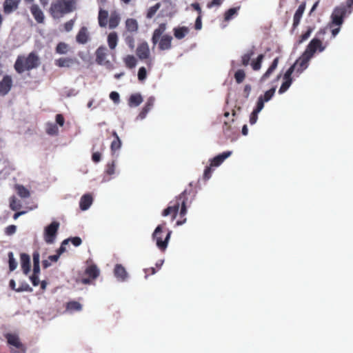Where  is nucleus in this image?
Listing matches in <instances>:
<instances>
[{"instance_id":"obj_1","label":"nucleus","mask_w":353,"mask_h":353,"mask_svg":"<svg viewBox=\"0 0 353 353\" xmlns=\"http://www.w3.org/2000/svg\"><path fill=\"white\" fill-rule=\"evenodd\" d=\"M188 192L187 190H184L181 192L179 196L176 197V201L172 205H169L167 208H165L163 212L162 215L163 216H166L168 215H172V219H175L177 213L179 212V208H181L179 212V216L181 219V220H178L176 221L177 225H181L185 223L186 218L185 216L187 214V203H188Z\"/></svg>"},{"instance_id":"obj_2","label":"nucleus","mask_w":353,"mask_h":353,"mask_svg":"<svg viewBox=\"0 0 353 353\" xmlns=\"http://www.w3.org/2000/svg\"><path fill=\"white\" fill-rule=\"evenodd\" d=\"M41 64L40 58L36 52H31L27 57L19 55L14 64L15 71L21 74L38 68Z\"/></svg>"},{"instance_id":"obj_3","label":"nucleus","mask_w":353,"mask_h":353,"mask_svg":"<svg viewBox=\"0 0 353 353\" xmlns=\"http://www.w3.org/2000/svg\"><path fill=\"white\" fill-rule=\"evenodd\" d=\"M77 0H55L50 6L49 12L53 19H60L76 10Z\"/></svg>"},{"instance_id":"obj_4","label":"nucleus","mask_w":353,"mask_h":353,"mask_svg":"<svg viewBox=\"0 0 353 353\" xmlns=\"http://www.w3.org/2000/svg\"><path fill=\"white\" fill-rule=\"evenodd\" d=\"M325 34V29H320L315 37L310 41L305 52L312 57L317 51L319 52L324 51L328 46L327 41L324 42Z\"/></svg>"},{"instance_id":"obj_5","label":"nucleus","mask_w":353,"mask_h":353,"mask_svg":"<svg viewBox=\"0 0 353 353\" xmlns=\"http://www.w3.org/2000/svg\"><path fill=\"white\" fill-rule=\"evenodd\" d=\"M171 234L172 231L166 228L165 223L155 228L152 239L156 241V245L161 251L164 252L167 249Z\"/></svg>"},{"instance_id":"obj_6","label":"nucleus","mask_w":353,"mask_h":353,"mask_svg":"<svg viewBox=\"0 0 353 353\" xmlns=\"http://www.w3.org/2000/svg\"><path fill=\"white\" fill-rule=\"evenodd\" d=\"M352 6L353 0H347L345 5L342 4L336 7L331 15L332 26H341L347 14L351 13Z\"/></svg>"},{"instance_id":"obj_7","label":"nucleus","mask_w":353,"mask_h":353,"mask_svg":"<svg viewBox=\"0 0 353 353\" xmlns=\"http://www.w3.org/2000/svg\"><path fill=\"white\" fill-rule=\"evenodd\" d=\"M59 223L52 221L50 225L44 229L43 239L46 243L52 244L57 238L58 230L59 228Z\"/></svg>"},{"instance_id":"obj_8","label":"nucleus","mask_w":353,"mask_h":353,"mask_svg":"<svg viewBox=\"0 0 353 353\" xmlns=\"http://www.w3.org/2000/svg\"><path fill=\"white\" fill-rule=\"evenodd\" d=\"M5 338L9 345L15 347L18 349L17 351L13 352V353H26V346L21 342L18 335L15 334L8 333L5 335Z\"/></svg>"},{"instance_id":"obj_9","label":"nucleus","mask_w":353,"mask_h":353,"mask_svg":"<svg viewBox=\"0 0 353 353\" xmlns=\"http://www.w3.org/2000/svg\"><path fill=\"white\" fill-rule=\"evenodd\" d=\"M99 273L100 271L96 265L92 264L88 266L85 270V274L88 277L82 278L81 283L83 284H90L91 280H94L99 276Z\"/></svg>"},{"instance_id":"obj_10","label":"nucleus","mask_w":353,"mask_h":353,"mask_svg":"<svg viewBox=\"0 0 353 353\" xmlns=\"http://www.w3.org/2000/svg\"><path fill=\"white\" fill-rule=\"evenodd\" d=\"M312 57L307 54L305 51L292 65H294V70H296L297 73H301L308 66V63L311 59Z\"/></svg>"},{"instance_id":"obj_11","label":"nucleus","mask_w":353,"mask_h":353,"mask_svg":"<svg viewBox=\"0 0 353 353\" xmlns=\"http://www.w3.org/2000/svg\"><path fill=\"white\" fill-rule=\"evenodd\" d=\"M107 52L108 50L106 47L103 46H99L96 52H95V56L96 59L95 61L97 64L99 65H110V62L108 60H106L107 57Z\"/></svg>"},{"instance_id":"obj_12","label":"nucleus","mask_w":353,"mask_h":353,"mask_svg":"<svg viewBox=\"0 0 353 353\" xmlns=\"http://www.w3.org/2000/svg\"><path fill=\"white\" fill-rule=\"evenodd\" d=\"M12 87V79L10 75H5L0 81V95H6Z\"/></svg>"},{"instance_id":"obj_13","label":"nucleus","mask_w":353,"mask_h":353,"mask_svg":"<svg viewBox=\"0 0 353 353\" xmlns=\"http://www.w3.org/2000/svg\"><path fill=\"white\" fill-rule=\"evenodd\" d=\"M136 54L141 60L149 58L150 52L148 44L146 42H142L137 46Z\"/></svg>"},{"instance_id":"obj_14","label":"nucleus","mask_w":353,"mask_h":353,"mask_svg":"<svg viewBox=\"0 0 353 353\" xmlns=\"http://www.w3.org/2000/svg\"><path fill=\"white\" fill-rule=\"evenodd\" d=\"M21 0H5L3 4V12L9 14L17 10Z\"/></svg>"},{"instance_id":"obj_15","label":"nucleus","mask_w":353,"mask_h":353,"mask_svg":"<svg viewBox=\"0 0 353 353\" xmlns=\"http://www.w3.org/2000/svg\"><path fill=\"white\" fill-rule=\"evenodd\" d=\"M77 63L74 57H61L55 60L54 63L59 68H70Z\"/></svg>"},{"instance_id":"obj_16","label":"nucleus","mask_w":353,"mask_h":353,"mask_svg":"<svg viewBox=\"0 0 353 353\" xmlns=\"http://www.w3.org/2000/svg\"><path fill=\"white\" fill-rule=\"evenodd\" d=\"M31 14L38 23L44 22L45 17L43 12L37 4H32L30 8Z\"/></svg>"},{"instance_id":"obj_17","label":"nucleus","mask_w":353,"mask_h":353,"mask_svg":"<svg viewBox=\"0 0 353 353\" xmlns=\"http://www.w3.org/2000/svg\"><path fill=\"white\" fill-rule=\"evenodd\" d=\"M172 37L168 34H165L159 38V49L160 50H167L172 48Z\"/></svg>"},{"instance_id":"obj_18","label":"nucleus","mask_w":353,"mask_h":353,"mask_svg":"<svg viewBox=\"0 0 353 353\" xmlns=\"http://www.w3.org/2000/svg\"><path fill=\"white\" fill-rule=\"evenodd\" d=\"M89 39L88 28L85 26L81 27L76 36L77 42L79 44H85L89 41Z\"/></svg>"},{"instance_id":"obj_19","label":"nucleus","mask_w":353,"mask_h":353,"mask_svg":"<svg viewBox=\"0 0 353 353\" xmlns=\"http://www.w3.org/2000/svg\"><path fill=\"white\" fill-rule=\"evenodd\" d=\"M305 9V3H302L295 12V14L293 17V29L296 28V27L299 25L300 21L302 18L303 14Z\"/></svg>"},{"instance_id":"obj_20","label":"nucleus","mask_w":353,"mask_h":353,"mask_svg":"<svg viewBox=\"0 0 353 353\" xmlns=\"http://www.w3.org/2000/svg\"><path fill=\"white\" fill-rule=\"evenodd\" d=\"M279 57H276L272 63H271V65H270V67L268 68V70H266V72L262 75V77H261L260 79V81L261 82H264L265 81L268 79L270 78V77L272 75V74L273 73V72L276 70V68H277V65H278V63H279Z\"/></svg>"},{"instance_id":"obj_21","label":"nucleus","mask_w":353,"mask_h":353,"mask_svg":"<svg viewBox=\"0 0 353 353\" xmlns=\"http://www.w3.org/2000/svg\"><path fill=\"white\" fill-rule=\"evenodd\" d=\"M231 154L232 152L227 151L216 156L211 160L210 166L217 167L220 165L224 161L225 159H226L231 155Z\"/></svg>"},{"instance_id":"obj_22","label":"nucleus","mask_w":353,"mask_h":353,"mask_svg":"<svg viewBox=\"0 0 353 353\" xmlns=\"http://www.w3.org/2000/svg\"><path fill=\"white\" fill-rule=\"evenodd\" d=\"M21 268L25 274H28L30 270V259L27 254H21Z\"/></svg>"},{"instance_id":"obj_23","label":"nucleus","mask_w":353,"mask_h":353,"mask_svg":"<svg viewBox=\"0 0 353 353\" xmlns=\"http://www.w3.org/2000/svg\"><path fill=\"white\" fill-rule=\"evenodd\" d=\"M108 12L100 8L98 14V23L101 28H105L108 23Z\"/></svg>"},{"instance_id":"obj_24","label":"nucleus","mask_w":353,"mask_h":353,"mask_svg":"<svg viewBox=\"0 0 353 353\" xmlns=\"http://www.w3.org/2000/svg\"><path fill=\"white\" fill-rule=\"evenodd\" d=\"M114 273L115 276L121 281H124L128 276V273L123 266L117 264L114 267Z\"/></svg>"},{"instance_id":"obj_25","label":"nucleus","mask_w":353,"mask_h":353,"mask_svg":"<svg viewBox=\"0 0 353 353\" xmlns=\"http://www.w3.org/2000/svg\"><path fill=\"white\" fill-rule=\"evenodd\" d=\"M121 21V17L119 13L117 12L114 11L112 12L109 18L108 21V27L110 29H114L116 28Z\"/></svg>"},{"instance_id":"obj_26","label":"nucleus","mask_w":353,"mask_h":353,"mask_svg":"<svg viewBox=\"0 0 353 353\" xmlns=\"http://www.w3.org/2000/svg\"><path fill=\"white\" fill-rule=\"evenodd\" d=\"M92 196L90 194H84L81 196L79 202L80 208L82 210H88L92 203Z\"/></svg>"},{"instance_id":"obj_27","label":"nucleus","mask_w":353,"mask_h":353,"mask_svg":"<svg viewBox=\"0 0 353 353\" xmlns=\"http://www.w3.org/2000/svg\"><path fill=\"white\" fill-rule=\"evenodd\" d=\"M166 26L165 23H161L158 28L155 29L153 32L152 41L153 44H157L159 40V38L163 34V33L165 31Z\"/></svg>"},{"instance_id":"obj_28","label":"nucleus","mask_w":353,"mask_h":353,"mask_svg":"<svg viewBox=\"0 0 353 353\" xmlns=\"http://www.w3.org/2000/svg\"><path fill=\"white\" fill-rule=\"evenodd\" d=\"M112 135L114 139L111 143L110 150L112 153H114L121 148L122 143L116 131H112Z\"/></svg>"},{"instance_id":"obj_29","label":"nucleus","mask_w":353,"mask_h":353,"mask_svg":"<svg viewBox=\"0 0 353 353\" xmlns=\"http://www.w3.org/2000/svg\"><path fill=\"white\" fill-rule=\"evenodd\" d=\"M119 41L118 34L116 32L109 33L107 37V42L110 50H114Z\"/></svg>"},{"instance_id":"obj_30","label":"nucleus","mask_w":353,"mask_h":353,"mask_svg":"<svg viewBox=\"0 0 353 353\" xmlns=\"http://www.w3.org/2000/svg\"><path fill=\"white\" fill-rule=\"evenodd\" d=\"M125 28L130 32H136L138 30L139 26L136 19L130 18L125 21Z\"/></svg>"},{"instance_id":"obj_31","label":"nucleus","mask_w":353,"mask_h":353,"mask_svg":"<svg viewBox=\"0 0 353 353\" xmlns=\"http://www.w3.org/2000/svg\"><path fill=\"white\" fill-rule=\"evenodd\" d=\"M173 31L175 38H176L177 39H182L189 32V29L188 27L183 26L175 28H174Z\"/></svg>"},{"instance_id":"obj_32","label":"nucleus","mask_w":353,"mask_h":353,"mask_svg":"<svg viewBox=\"0 0 353 353\" xmlns=\"http://www.w3.org/2000/svg\"><path fill=\"white\" fill-rule=\"evenodd\" d=\"M143 101V98L140 94H132L129 99L128 104L131 107L139 105Z\"/></svg>"},{"instance_id":"obj_33","label":"nucleus","mask_w":353,"mask_h":353,"mask_svg":"<svg viewBox=\"0 0 353 353\" xmlns=\"http://www.w3.org/2000/svg\"><path fill=\"white\" fill-rule=\"evenodd\" d=\"M14 188L18 195L21 198H28L30 195L29 190L22 185L17 184Z\"/></svg>"},{"instance_id":"obj_34","label":"nucleus","mask_w":353,"mask_h":353,"mask_svg":"<svg viewBox=\"0 0 353 353\" xmlns=\"http://www.w3.org/2000/svg\"><path fill=\"white\" fill-rule=\"evenodd\" d=\"M264 59V55L261 54L258 55L255 60H253L251 63V67L253 70L258 71L261 68L262 63Z\"/></svg>"},{"instance_id":"obj_35","label":"nucleus","mask_w":353,"mask_h":353,"mask_svg":"<svg viewBox=\"0 0 353 353\" xmlns=\"http://www.w3.org/2000/svg\"><path fill=\"white\" fill-rule=\"evenodd\" d=\"M123 62L127 68L132 69L136 66L137 61L134 55L129 54L123 58Z\"/></svg>"},{"instance_id":"obj_36","label":"nucleus","mask_w":353,"mask_h":353,"mask_svg":"<svg viewBox=\"0 0 353 353\" xmlns=\"http://www.w3.org/2000/svg\"><path fill=\"white\" fill-rule=\"evenodd\" d=\"M245 77L246 73L243 69H238L234 74V78L237 84L243 83Z\"/></svg>"},{"instance_id":"obj_37","label":"nucleus","mask_w":353,"mask_h":353,"mask_svg":"<svg viewBox=\"0 0 353 353\" xmlns=\"http://www.w3.org/2000/svg\"><path fill=\"white\" fill-rule=\"evenodd\" d=\"M253 55H254L253 50H250L246 53L243 54L241 56V65L243 66H245V67L248 66L250 64V60Z\"/></svg>"},{"instance_id":"obj_38","label":"nucleus","mask_w":353,"mask_h":353,"mask_svg":"<svg viewBox=\"0 0 353 353\" xmlns=\"http://www.w3.org/2000/svg\"><path fill=\"white\" fill-rule=\"evenodd\" d=\"M70 50V46L68 44L64 42H59L55 48V51L59 54H65Z\"/></svg>"},{"instance_id":"obj_39","label":"nucleus","mask_w":353,"mask_h":353,"mask_svg":"<svg viewBox=\"0 0 353 353\" xmlns=\"http://www.w3.org/2000/svg\"><path fill=\"white\" fill-rule=\"evenodd\" d=\"M239 7L238 8H232L228 10L224 14V19L225 21H230L233 18L234 15L237 14Z\"/></svg>"},{"instance_id":"obj_40","label":"nucleus","mask_w":353,"mask_h":353,"mask_svg":"<svg viewBox=\"0 0 353 353\" xmlns=\"http://www.w3.org/2000/svg\"><path fill=\"white\" fill-rule=\"evenodd\" d=\"M161 6V3L159 2L157 3L154 6L150 7L148 10L146 17L148 19H152L154 16L157 10L160 8Z\"/></svg>"},{"instance_id":"obj_41","label":"nucleus","mask_w":353,"mask_h":353,"mask_svg":"<svg viewBox=\"0 0 353 353\" xmlns=\"http://www.w3.org/2000/svg\"><path fill=\"white\" fill-rule=\"evenodd\" d=\"M10 208L14 211H17L21 208L20 201L14 196L10 198Z\"/></svg>"},{"instance_id":"obj_42","label":"nucleus","mask_w":353,"mask_h":353,"mask_svg":"<svg viewBox=\"0 0 353 353\" xmlns=\"http://www.w3.org/2000/svg\"><path fill=\"white\" fill-rule=\"evenodd\" d=\"M154 100L152 98H150L148 99L145 106L143 107L141 115L144 117L152 108L154 105Z\"/></svg>"},{"instance_id":"obj_43","label":"nucleus","mask_w":353,"mask_h":353,"mask_svg":"<svg viewBox=\"0 0 353 353\" xmlns=\"http://www.w3.org/2000/svg\"><path fill=\"white\" fill-rule=\"evenodd\" d=\"M46 133L49 135H57L59 128L54 123H48L46 128Z\"/></svg>"},{"instance_id":"obj_44","label":"nucleus","mask_w":353,"mask_h":353,"mask_svg":"<svg viewBox=\"0 0 353 353\" xmlns=\"http://www.w3.org/2000/svg\"><path fill=\"white\" fill-rule=\"evenodd\" d=\"M8 263L10 271H14L17 267V262L14 258V254L12 252H8Z\"/></svg>"},{"instance_id":"obj_45","label":"nucleus","mask_w":353,"mask_h":353,"mask_svg":"<svg viewBox=\"0 0 353 353\" xmlns=\"http://www.w3.org/2000/svg\"><path fill=\"white\" fill-rule=\"evenodd\" d=\"M82 308L81 305L77 301H70L67 304V309L71 311H80Z\"/></svg>"},{"instance_id":"obj_46","label":"nucleus","mask_w":353,"mask_h":353,"mask_svg":"<svg viewBox=\"0 0 353 353\" xmlns=\"http://www.w3.org/2000/svg\"><path fill=\"white\" fill-rule=\"evenodd\" d=\"M275 88H272L271 89H270L269 90L266 91L264 94V95H261L260 97H262V99L265 101V102H267L268 101H270L272 97L274 96V93H275Z\"/></svg>"},{"instance_id":"obj_47","label":"nucleus","mask_w":353,"mask_h":353,"mask_svg":"<svg viewBox=\"0 0 353 353\" xmlns=\"http://www.w3.org/2000/svg\"><path fill=\"white\" fill-rule=\"evenodd\" d=\"M313 30H314V28L307 27V30L301 35L299 43H302L304 41L307 40L310 37Z\"/></svg>"},{"instance_id":"obj_48","label":"nucleus","mask_w":353,"mask_h":353,"mask_svg":"<svg viewBox=\"0 0 353 353\" xmlns=\"http://www.w3.org/2000/svg\"><path fill=\"white\" fill-rule=\"evenodd\" d=\"M292 83V79H288L287 81L284 80V81L283 82V83L281 84V85L279 90V92L280 94H281V93H283L285 91H287L288 89L291 85Z\"/></svg>"},{"instance_id":"obj_49","label":"nucleus","mask_w":353,"mask_h":353,"mask_svg":"<svg viewBox=\"0 0 353 353\" xmlns=\"http://www.w3.org/2000/svg\"><path fill=\"white\" fill-rule=\"evenodd\" d=\"M32 291V288L26 282L21 283L19 287L16 290V292H30Z\"/></svg>"},{"instance_id":"obj_50","label":"nucleus","mask_w":353,"mask_h":353,"mask_svg":"<svg viewBox=\"0 0 353 353\" xmlns=\"http://www.w3.org/2000/svg\"><path fill=\"white\" fill-rule=\"evenodd\" d=\"M147 72L144 67H141L138 71V79L139 81H143L146 79Z\"/></svg>"},{"instance_id":"obj_51","label":"nucleus","mask_w":353,"mask_h":353,"mask_svg":"<svg viewBox=\"0 0 353 353\" xmlns=\"http://www.w3.org/2000/svg\"><path fill=\"white\" fill-rule=\"evenodd\" d=\"M265 101L262 99L261 97H259L256 103V108L253 111L259 113L264 107Z\"/></svg>"},{"instance_id":"obj_52","label":"nucleus","mask_w":353,"mask_h":353,"mask_svg":"<svg viewBox=\"0 0 353 353\" xmlns=\"http://www.w3.org/2000/svg\"><path fill=\"white\" fill-rule=\"evenodd\" d=\"M125 41L130 48L133 49L134 48V39L132 35H127L125 37Z\"/></svg>"},{"instance_id":"obj_53","label":"nucleus","mask_w":353,"mask_h":353,"mask_svg":"<svg viewBox=\"0 0 353 353\" xmlns=\"http://www.w3.org/2000/svg\"><path fill=\"white\" fill-rule=\"evenodd\" d=\"M294 71V65H291L288 70L285 72L283 76V79L287 81L288 79H292V74Z\"/></svg>"},{"instance_id":"obj_54","label":"nucleus","mask_w":353,"mask_h":353,"mask_svg":"<svg viewBox=\"0 0 353 353\" xmlns=\"http://www.w3.org/2000/svg\"><path fill=\"white\" fill-rule=\"evenodd\" d=\"M115 171V163L114 161H112L111 163H108L107 164L106 173L109 175H112L114 174Z\"/></svg>"},{"instance_id":"obj_55","label":"nucleus","mask_w":353,"mask_h":353,"mask_svg":"<svg viewBox=\"0 0 353 353\" xmlns=\"http://www.w3.org/2000/svg\"><path fill=\"white\" fill-rule=\"evenodd\" d=\"M75 19H70L64 23V28L66 32H70L72 30Z\"/></svg>"},{"instance_id":"obj_56","label":"nucleus","mask_w":353,"mask_h":353,"mask_svg":"<svg viewBox=\"0 0 353 353\" xmlns=\"http://www.w3.org/2000/svg\"><path fill=\"white\" fill-rule=\"evenodd\" d=\"M68 243H69L68 239H65L61 243L60 248L57 250V254H59V256L62 253H63L65 251V245L68 244Z\"/></svg>"},{"instance_id":"obj_57","label":"nucleus","mask_w":353,"mask_h":353,"mask_svg":"<svg viewBox=\"0 0 353 353\" xmlns=\"http://www.w3.org/2000/svg\"><path fill=\"white\" fill-rule=\"evenodd\" d=\"M17 227L14 225H10L6 228L5 233L7 235H12L15 233Z\"/></svg>"},{"instance_id":"obj_58","label":"nucleus","mask_w":353,"mask_h":353,"mask_svg":"<svg viewBox=\"0 0 353 353\" xmlns=\"http://www.w3.org/2000/svg\"><path fill=\"white\" fill-rule=\"evenodd\" d=\"M68 239L76 247L79 246L82 243L81 239L79 236L71 237Z\"/></svg>"},{"instance_id":"obj_59","label":"nucleus","mask_w":353,"mask_h":353,"mask_svg":"<svg viewBox=\"0 0 353 353\" xmlns=\"http://www.w3.org/2000/svg\"><path fill=\"white\" fill-rule=\"evenodd\" d=\"M212 166H209V167H206L205 170H204V172H203V179L205 180H208L211 176H212V169L211 168Z\"/></svg>"},{"instance_id":"obj_60","label":"nucleus","mask_w":353,"mask_h":353,"mask_svg":"<svg viewBox=\"0 0 353 353\" xmlns=\"http://www.w3.org/2000/svg\"><path fill=\"white\" fill-rule=\"evenodd\" d=\"M330 26L332 28V37L334 38L339 32L340 29H341V26H336V25L332 26V22H331L330 24Z\"/></svg>"},{"instance_id":"obj_61","label":"nucleus","mask_w":353,"mask_h":353,"mask_svg":"<svg viewBox=\"0 0 353 353\" xmlns=\"http://www.w3.org/2000/svg\"><path fill=\"white\" fill-rule=\"evenodd\" d=\"M223 1L224 0H212V1L208 3L207 7L208 8H212L214 6H220Z\"/></svg>"},{"instance_id":"obj_62","label":"nucleus","mask_w":353,"mask_h":353,"mask_svg":"<svg viewBox=\"0 0 353 353\" xmlns=\"http://www.w3.org/2000/svg\"><path fill=\"white\" fill-rule=\"evenodd\" d=\"M101 159V154L99 151L93 152L92 155V160L94 163H99Z\"/></svg>"},{"instance_id":"obj_63","label":"nucleus","mask_w":353,"mask_h":353,"mask_svg":"<svg viewBox=\"0 0 353 353\" xmlns=\"http://www.w3.org/2000/svg\"><path fill=\"white\" fill-rule=\"evenodd\" d=\"M223 130L224 134L227 137H230V135H231L230 132H231L232 128H231V126L228 124V123H227V122L224 123L223 126Z\"/></svg>"},{"instance_id":"obj_64","label":"nucleus","mask_w":353,"mask_h":353,"mask_svg":"<svg viewBox=\"0 0 353 353\" xmlns=\"http://www.w3.org/2000/svg\"><path fill=\"white\" fill-rule=\"evenodd\" d=\"M56 122L57 123L60 125L61 127H62L64 124V122H65V119L63 117V116L61 114H57L56 115Z\"/></svg>"}]
</instances>
